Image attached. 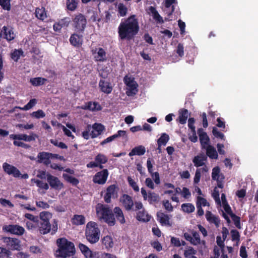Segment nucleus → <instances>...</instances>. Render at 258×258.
I'll return each instance as SVG.
<instances>
[{
    "label": "nucleus",
    "instance_id": "28",
    "mask_svg": "<svg viewBox=\"0 0 258 258\" xmlns=\"http://www.w3.org/2000/svg\"><path fill=\"white\" fill-rule=\"evenodd\" d=\"M101 242L102 245L105 246V248L107 250L112 248L114 246L113 239L111 236L107 235L104 236L101 239Z\"/></svg>",
    "mask_w": 258,
    "mask_h": 258
},
{
    "label": "nucleus",
    "instance_id": "3",
    "mask_svg": "<svg viewBox=\"0 0 258 258\" xmlns=\"http://www.w3.org/2000/svg\"><path fill=\"white\" fill-rule=\"evenodd\" d=\"M3 240L6 248L1 247V257L5 255L9 257L12 254L10 250L20 251L22 249L21 241L18 238L4 237Z\"/></svg>",
    "mask_w": 258,
    "mask_h": 258
},
{
    "label": "nucleus",
    "instance_id": "25",
    "mask_svg": "<svg viewBox=\"0 0 258 258\" xmlns=\"http://www.w3.org/2000/svg\"><path fill=\"white\" fill-rule=\"evenodd\" d=\"M52 155V153H50L45 152H40L37 156L38 162L43 163L45 165H48L50 163V159Z\"/></svg>",
    "mask_w": 258,
    "mask_h": 258
},
{
    "label": "nucleus",
    "instance_id": "26",
    "mask_svg": "<svg viewBox=\"0 0 258 258\" xmlns=\"http://www.w3.org/2000/svg\"><path fill=\"white\" fill-rule=\"evenodd\" d=\"M81 108L84 110H89L91 111L95 110H100L101 109V107L100 104L96 102H91L89 101L86 103L85 105H83L81 107Z\"/></svg>",
    "mask_w": 258,
    "mask_h": 258
},
{
    "label": "nucleus",
    "instance_id": "2",
    "mask_svg": "<svg viewBox=\"0 0 258 258\" xmlns=\"http://www.w3.org/2000/svg\"><path fill=\"white\" fill-rule=\"evenodd\" d=\"M56 244L58 249L56 252L58 255L62 258L73 256L75 253V248L72 242L68 241L66 238H60L57 239Z\"/></svg>",
    "mask_w": 258,
    "mask_h": 258
},
{
    "label": "nucleus",
    "instance_id": "44",
    "mask_svg": "<svg viewBox=\"0 0 258 258\" xmlns=\"http://www.w3.org/2000/svg\"><path fill=\"white\" fill-rule=\"evenodd\" d=\"M207 204H208V203L206 199L198 197L196 203L197 210H203L202 207H205Z\"/></svg>",
    "mask_w": 258,
    "mask_h": 258
},
{
    "label": "nucleus",
    "instance_id": "7",
    "mask_svg": "<svg viewBox=\"0 0 258 258\" xmlns=\"http://www.w3.org/2000/svg\"><path fill=\"white\" fill-rule=\"evenodd\" d=\"M91 51L92 54L94 55V58L95 61L105 62L107 61V53L103 48H92Z\"/></svg>",
    "mask_w": 258,
    "mask_h": 258
},
{
    "label": "nucleus",
    "instance_id": "42",
    "mask_svg": "<svg viewBox=\"0 0 258 258\" xmlns=\"http://www.w3.org/2000/svg\"><path fill=\"white\" fill-rule=\"evenodd\" d=\"M38 136L32 133V135L28 136L26 134H19L18 140H23L26 142H31L35 141Z\"/></svg>",
    "mask_w": 258,
    "mask_h": 258
},
{
    "label": "nucleus",
    "instance_id": "51",
    "mask_svg": "<svg viewBox=\"0 0 258 258\" xmlns=\"http://www.w3.org/2000/svg\"><path fill=\"white\" fill-rule=\"evenodd\" d=\"M78 3L76 0H67V8L71 11H74L77 7Z\"/></svg>",
    "mask_w": 258,
    "mask_h": 258
},
{
    "label": "nucleus",
    "instance_id": "23",
    "mask_svg": "<svg viewBox=\"0 0 258 258\" xmlns=\"http://www.w3.org/2000/svg\"><path fill=\"white\" fill-rule=\"evenodd\" d=\"M120 137H125L126 138H127V135H126V132L125 131L122 130H119L118 131L116 134L113 135L112 136H111L103 141H102L100 143V145L104 146V145L110 143L115 140V139Z\"/></svg>",
    "mask_w": 258,
    "mask_h": 258
},
{
    "label": "nucleus",
    "instance_id": "36",
    "mask_svg": "<svg viewBox=\"0 0 258 258\" xmlns=\"http://www.w3.org/2000/svg\"><path fill=\"white\" fill-rule=\"evenodd\" d=\"M151 218V216L147 213L146 211H139L137 216L138 221L144 222L149 221Z\"/></svg>",
    "mask_w": 258,
    "mask_h": 258
},
{
    "label": "nucleus",
    "instance_id": "56",
    "mask_svg": "<svg viewBox=\"0 0 258 258\" xmlns=\"http://www.w3.org/2000/svg\"><path fill=\"white\" fill-rule=\"evenodd\" d=\"M31 116L33 117L39 119L44 117L45 116V113L42 110L39 109L36 111L33 112L31 114Z\"/></svg>",
    "mask_w": 258,
    "mask_h": 258
},
{
    "label": "nucleus",
    "instance_id": "38",
    "mask_svg": "<svg viewBox=\"0 0 258 258\" xmlns=\"http://www.w3.org/2000/svg\"><path fill=\"white\" fill-rule=\"evenodd\" d=\"M71 221L73 225H81L85 223V218L82 215H75Z\"/></svg>",
    "mask_w": 258,
    "mask_h": 258
},
{
    "label": "nucleus",
    "instance_id": "39",
    "mask_svg": "<svg viewBox=\"0 0 258 258\" xmlns=\"http://www.w3.org/2000/svg\"><path fill=\"white\" fill-rule=\"evenodd\" d=\"M225 212H228V214H229L236 227L238 229H241L240 217L233 213L232 211H225Z\"/></svg>",
    "mask_w": 258,
    "mask_h": 258
},
{
    "label": "nucleus",
    "instance_id": "52",
    "mask_svg": "<svg viewBox=\"0 0 258 258\" xmlns=\"http://www.w3.org/2000/svg\"><path fill=\"white\" fill-rule=\"evenodd\" d=\"M127 8L121 3H120L118 6V14L121 17H123L126 15L127 13Z\"/></svg>",
    "mask_w": 258,
    "mask_h": 258
},
{
    "label": "nucleus",
    "instance_id": "22",
    "mask_svg": "<svg viewBox=\"0 0 258 258\" xmlns=\"http://www.w3.org/2000/svg\"><path fill=\"white\" fill-rule=\"evenodd\" d=\"M37 227L42 234H46L51 230V225L49 221H40L38 220Z\"/></svg>",
    "mask_w": 258,
    "mask_h": 258
},
{
    "label": "nucleus",
    "instance_id": "19",
    "mask_svg": "<svg viewBox=\"0 0 258 258\" xmlns=\"http://www.w3.org/2000/svg\"><path fill=\"white\" fill-rule=\"evenodd\" d=\"M99 88L100 91L105 94H109L111 93L113 87L111 83L103 79H101L99 82Z\"/></svg>",
    "mask_w": 258,
    "mask_h": 258
},
{
    "label": "nucleus",
    "instance_id": "48",
    "mask_svg": "<svg viewBox=\"0 0 258 258\" xmlns=\"http://www.w3.org/2000/svg\"><path fill=\"white\" fill-rule=\"evenodd\" d=\"M230 233L232 241L239 243L240 237L239 232L236 229H232L231 230Z\"/></svg>",
    "mask_w": 258,
    "mask_h": 258
},
{
    "label": "nucleus",
    "instance_id": "27",
    "mask_svg": "<svg viewBox=\"0 0 258 258\" xmlns=\"http://www.w3.org/2000/svg\"><path fill=\"white\" fill-rule=\"evenodd\" d=\"M202 149H205L206 150V156H208L212 159H217L218 157V153L216 150V149L211 145H209L205 147V148Z\"/></svg>",
    "mask_w": 258,
    "mask_h": 258
},
{
    "label": "nucleus",
    "instance_id": "18",
    "mask_svg": "<svg viewBox=\"0 0 258 258\" xmlns=\"http://www.w3.org/2000/svg\"><path fill=\"white\" fill-rule=\"evenodd\" d=\"M177 0H164L163 6L165 8V12L167 16L171 17L175 10L174 5L177 4Z\"/></svg>",
    "mask_w": 258,
    "mask_h": 258
},
{
    "label": "nucleus",
    "instance_id": "6",
    "mask_svg": "<svg viewBox=\"0 0 258 258\" xmlns=\"http://www.w3.org/2000/svg\"><path fill=\"white\" fill-rule=\"evenodd\" d=\"M73 22L75 31L77 33H83L87 24L85 17L83 15L79 14L75 17Z\"/></svg>",
    "mask_w": 258,
    "mask_h": 258
},
{
    "label": "nucleus",
    "instance_id": "58",
    "mask_svg": "<svg viewBox=\"0 0 258 258\" xmlns=\"http://www.w3.org/2000/svg\"><path fill=\"white\" fill-rule=\"evenodd\" d=\"M50 143L52 144L55 146L58 147L61 149H66L68 148V146L63 142H59L57 140H50Z\"/></svg>",
    "mask_w": 258,
    "mask_h": 258
},
{
    "label": "nucleus",
    "instance_id": "21",
    "mask_svg": "<svg viewBox=\"0 0 258 258\" xmlns=\"http://www.w3.org/2000/svg\"><path fill=\"white\" fill-rule=\"evenodd\" d=\"M207 160V157L204 153H201L194 157L192 162L194 165L197 167L204 166L205 162Z\"/></svg>",
    "mask_w": 258,
    "mask_h": 258
},
{
    "label": "nucleus",
    "instance_id": "45",
    "mask_svg": "<svg viewBox=\"0 0 258 258\" xmlns=\"http://www.w3.org/2000/svg\"><path fill=\"white\" fill-rule=\"evenodd\" d=\"M52 217V214L48 211H43L40 213L39 220L40 221H49Z\"/></svg>",
    "mask_w": 258,
    "mask_h": 258
},
{
    "label": "nucleus",
    "instance_id": "40",
    "mask_svg": "<svg viewBox=\"0 0 258 258\" xmlns=\"http://www.w3.org/2000/svg\"><path fill=\"white\" fill-rule=\"evenodd\" d=\"M206 217L207 221L210 223H214L216 225H218L220 221L219 219L213 215L210 211H207L206 214Z\"/></svg>",
    "mask_w": 258,
    "mask_h": 258
},
{
    "label": "nucleus",
    "instance_id": "15",
    "mask_svg": "<svg viewBox=\"0 0 258 258\" xmlns=\"http://www.w3.org/2000/svg\"><path fill=\"white\" fill-rule=\"evenodd\" d=\"M197 133L199 137V140L202 149L205 148V147L210 145V139L207 133L202 128H199Z\"/></svg>",
    "mask_w": 258,
    "mask_h": 258
},
{
    "label": "nucleus",
    "instance_id": "14",
    "mask_svg": "<svg viewBox=\"0 0 258 258\" xmlns=\"http://www.w3.org/2000/svg\"><path fill=\"white\" fill-rule=\"evenodd\" d=\"M81 33H74L72 34L69 39L70 44L77 48L81 47L83 42V36Z\"/></svg>",
    "mask_w": 258,
    "mask_h": 258
},
{
    "label": "nucleus",
    "instance_id": "37",
    "mask_svg": "<svg viewBox=\"0 0 258 258\" xmlns=\"http://www.w3.org/2000/svg\"><path fill=\"white\" fill-rule=\"evenodd\" d=\"M78 246L86 258H92L93 257L92 251L86 245L80 243Z\"/></svg>",
    "mask_w": 258,
    "mask_h": 258
},
{
    "label": "nucleus",
    "instance_id": "43",
    "mask_svg": "<svg viewBox=\"0 0 258 258\" xmlns=\"http://www.w3.org/2000/svg\"><path fill=\"white\" fill-rule=\"evenodd\" d=\"M147 167L149 173L151 174L152 177L154 178V179L159 177V174L158 172H153V164L150 158H148L147 161Z\"/></svg>",
    "mask_w": 258,
    "mask_h": 258
},
{
    "label": "nucleus",
    "instance_id": "31",
    "mask_svg": "<svg viewBox=\"0 0 258 258\" xmlns=\"http://www.w3.org/2000/svg\"><path fill=\"white\" fill-rule=\"evenodd\" d=\"M95 161L98 164L99 168L102 169L103 168L102 164L107 162L108 158L105 155L99 153L95 156Z\"/></svg>",
    "mask_w": 258,
    "mask_h": 258
},
{
    "label": "nucleus",
    "instance_id": "60",
    "mask_svg": "<svg viewBox=\"0 0 258 258\" xmlns=\"http://www.w3.org/2000/svg\"><path fill=\"white\" fill-rule=\"evenodd\" d=\"M220 169L218 166L214 167L212 170V178L213 180H216V178L220 174Z\"/></svg>",
    "mask_w": 258,
    "mask_h": 258
},
{
    "label": "nucleus",
    "instance_id": "50",
    "mask_svg": "<svg viewBox=\"0 0 258 258\" xmlns=\"http://www.w3.org/2000/svg\"><path fill=\"white\" fill-rule=\"evenodd\" d=\"M222 206L224 210H231L227 201L226 196L223 193L221 194V206Z\"/></svg>",
    "mask_w": 258,
    "mask_h": 258
},
{
    "label": "nucleus",
    "instance_id": "11",
    "mask_svg": "<svg viewBox=\"0 0 258 258\" xmlns=\"http://www.w3.org/2000/svg\"><path fill=\"white\" fill-rule=\"evenodd\" d=\"M47 181L50 186L56 190H60L63 187V184L58 177L53 176L49 173L47 174Z\"/></svg>",
    "mask_w": 258,
    "mask_h": 258
},
{
    "label": "nucleus",
    "instance_id": "10",
    "mask_svg": "<svg viewBox=\"0 0 258 258\" xmlns=\"http://www.w3.org/2000/svg\"><path fill=\"white\" fill-rule=\"evenodd\" d=\"M3 230L17 235H22L25 232V229L18 225H5L3 227Z\"/></svg>",
    "mask_w": 258,
    "mask_h": 258
},
{
    "label": "nucleus",
    "instance_id": "55",
    "mask_svg": "<svg viewBox=\"0 0 258 258\" xmlns=\"http://www.w3.org/2000/svg\"><path fill=\"white\" fill-rule=\"evenodd\" d=\"M91 130V125L88 124L85 130L82 133V136L84 139L88 140L90 136V132Z\"/></svg>",
    "mask_w": 258,
    "mask_h": 258
},
{
    "label": "nucleus",
    "instance_id": "33",
    "mask_svg": "<svg viewBox=\"0 0 258 258\" xmlns=\"http://www.w3.org/2000/svg\"><path fill=\"white\" fill-rule=\"evenodd\" d=\"M29 82L33 86H40L45 84L47 79L42 77H35L31 78Z\"/></svg>",
    "mask_w": 258,
    "mask_h": 258
},
{
    "label": "nucleus",
    "instance_id": "59",
    "mask_svg": "<svg viewBox=\"0 0 258 258\" xmlns=\"http://www.w3.org/2000/svg\"><path fill=\"white\" fill-rule=\"evenodd\" d=\"M212 196L214 199L216 203L218 206H221V200L220 199V194L218 190L216 189V188H215L212 194Z\"/></svg>",
    "mask_w": 258,
    "mask_h": 258
},
{
    "label": "nucleus",
    "instance_id": "34",
    "mask_svg": "<svg viewBox=\"0 0 258 258\" xmlns=\"http://www.w3.org/2000/svg\"><path fill=\"white\" fill-rule=\"evenodd\" d=\"M157 220L162 225H169V217L168 215L161 212L157 213Z\"/></svg>",
    "mask_w": 258,
    "mask_h": 258
},
{
    "label": "nucleus",
    "instance_id": "64",
    "mask_svg": "<svg viewBox=\"0 0 258 258\" xmlns=\"http://www.w3.org/2000/svg\"><path fill=\"white\" fill-rule=\"evenodd\" d=\"M176 53L180 57H182L184 55V47L182 44L179 43L176 49Z\"/></svg>",
    "mask_w": 258,
    "mask_h": 258
},
{
    "label": "nucleus",
    "instance_id": "1",
    "mask_svg": "<svg viewBox=\"0 0 258 258\" xmlns=\"http://www.w3.org/2000/svg\"><path fill=\"white\" fill-rule=\"evenodd\" d=\"M139 29L138 19L135 15H132L120 23L118 28L119 38L131 40L138 34Z\"/></svg>",
    "mask_w": 258,
    "mask_h": 258
},
{
    "label": "nucleus",
    "instance_id": "47",
    "mask_svg": "<svg viewBox=\"0 0 258 258\" xmlns=\"http://www.w3.org/2000/svg\"><path fill=\"white\" fill-rule=\"evenodd\" d=\"M23 53V51L21 49H15V50L11 53V58L14 61H17Z\"/></svg>",
    "mask_w": 258,
    "mask_h": 258
},
{
    "label": "nucleus",
    "instance_id": "16",
    "mask_svg": "<svg viewBox=\"0 0 258 258\" xmlns=\"http://www.w3.org/2000/svg\"><path fill=\"white\" fill-rule=\"evenodd\" d=\"M3 168L6 173L10 175H12L15 178H19L21 175L19 170L13 165L7 163H4L3 165Z\"/></svg>",
    "mask_w": 258,
    "mask_h": 258
},
{
    "label": "nucleus",
    "instance_id": "13",
    "mask_svg": "<svg viewBox=\"0 0 258 258\" xmlns=\"http://www.w3.org/2000/svg\"><path fill=\"white\" fill-rule=\"evenodd\" d=\"M125 84L129 88L128 90L126 91V93L127 96H133L136 94L138 92L137 87L138 86L137 83H136L133 79H131L130 78L127 79L126 77L124 79Z\"/></svg>",
    "mask_w": 258,
    "mask_h": 258
},
{
    "label": "nucleus",
    "instance_id": "53",
    "mask_svg": "<svg viewBox=\"0 0 258 258\" xmlns=\"http://www.w3.org/2000/svg\"><path fill=\"white\" fill-rule=\"evenodd\" d=\"M127 181L130 186H131L136 192L139 191L140 189L138 184L131 177L128 176L127 177Z\"/></svg>",
    "mask_w": 258,
    "mask_h": 258
},
{
    "label": "nucleus",
    "instance_id": "35",
    "mask_svg": "<svg viewBox=\"0 0 258 258\" xmlns=\"http://www.w3.org/2000/svg\"><path fill=\"white\" fill-rule=\"evenodd\" d=\"M188 117V110L186 109L183 108L180 109L179 112V116L177 120L181 124H184L186 122Z\"/></svg>",
    "mask_w": 258,
    "mask_h": 258
},
{
    "label": "nucleus",
    "instance_id": "12",
    "mask_svg": "<svg viewBox=\"0 0 258 258\" xmlns=\"http://www.w3.org/2000/svg\"><path fill=\"white\" fill-rule=\"evenodd\" d=\"M141 194L144 200H148L150 204L157 203L160 200V197L154 192H149L148 194L144 188H141Z\"/></svg>",
    "mask_w": 258,
    "mask_h": 258
},
{
    "label": "nucleus",
    "instance_id": "32",
    "mask_svg": "<svg viewBox=\"0 0 258 258\" xmlns=\"http://www.w3.org/2000/svg\"><path fill=\"white\" fill-rule=\"evenodd\" d=\"M35 17L41 21H44L47 18V13L45 8H36L35 11Z\"/></svg>",
    "mask_w": 258,
    "mask_h": 258
},
{
    "label": "nucleus",
    "instance_id": "4",
    "mask_svg": "<svg viewBox=\"0 0 258 258\" xmlns=\"http://www.w3.org/2000/svg\"><path fill=\"white\" fill-rule=\"evenodd\" d=\"M100 230L98 224L93 221L89 222L85 230V236L86 239L91 244L97 242L100 238Z\"/></svg>",
    "mask_w": 258,
    "mask_h": 258
},
{
    "label": "nucleus",
    "instance_id": "41",
    "mask_svg": "<svg viewBox=\"0 0 258 258\" xmlns=\"http://www.w3.org/2000/svg\"><path fill=\"white\" fill-rule=\"evenodd\" d=\"M62 177L66 181L72 184L73 185L76 186L79 183L78 179L67 174L63 173Z\"/></svg>",
    "mask_w": 258,
    "mask_h": 258
},
{
    "label": "nucleus",
    "instance_id": "57",
    "mask_svg": "<svg viewBox=\"0 0 258 258\" xmlns=\"http://www.w3.org/2000/svg\"><path fill=\"white\" fill-rule=\"evenodd\" d=\"M11 0H1V7L3 9L7 11H10L11 8Z\"/></svg>",
    "mask_w": 258,
    "mask_h": 258
},
{
    "label": "nucleus",
    "instance_id": "5",
    "mask_svg": "<svg viewBox=\"0 0 258 258\" xmlns=\"http://www.w3.org/2000/svg\"><path fill=\"white\" fill-rule=\"evenodd\" d=\"M98 219L103 221L109 226H113L115 224L114 214L112 211H96Z\"/></svg>",
    "mask_w": 258,
    "mask_h": 258
},
{
    "label": "nucleus",
    "instance_id": "9",
    "mask_svg": "<svg viewBox=\"0 0 258 258\" xmlns=\"http://www.w3.org/2000/svg\"><path fill=\"white\" fill-rule=\"evenodd\" d=\"M109 172L107 169H104L97 172L93 177V181L95 183L103 185L107 181Z\"/></svg>",
    "mask_w": 258,
    "mask_h": 258
},
{
    "label": "nucleus",
    "instance_id": "20",
    "mask_svg": "<svg viewBox=\"0 0 258 258\" xmlns=\"http://www.w3.org/2000/svg\"><path fill=\"white\" fill-rule=\"evenodd\" d=\"M2 34L4 38L9 41L13 40L15 37L12 27L9 26L3 27V30H1V37Z\"/></svg>",
    "mask_w": 258,
    "mask_h": 258
},
{
    "label": "nucleus",
    "instance_id": "61",
    "mask_svg": "<svg viewBox=\"0 0 258 258\" xmlns=\"http://www.w3.org/2000/svg\"><path fill=\"white\" fill-rule=\"evenodd\" d=\"M115 212V213L116 214V218L119 221V222L122 224L125 222V219L124 218V216L122 213V211H114Z\"/></svg>",
    "mask_w": 258,
    "mask_h": 258
},
{
    "label": "nucleus",
    "instance_id": "29",
    "mask_svg": "<svg viewBox=\"0 0 258 258\" xmlns=\"http://www.w3.org/2000/svg\"><path fill=\"white\" fill-rule=\"evenodd\" d=\"M145 152V147L142 145H140L134 148L129 153L128 155L130 157L135 155L142 156L144 155Z\"/></svg>",
    "mask_w": 258,
    "mask_h": 258
},
{
    "label": "nucleus",
    "instance_id": "54",
    "mask_svg": "<svg viewBox=\"0 0 258 258\" xmlns=\"http://www.w3.org/2000/svg\"><path fill=\"white\" fill-rule=\"evenodd\" d=\"M212 134L215 138L225 140L224 135L222 133L219 132L215 126L213 127Z\"/></svg>",
    "mask_w": 258,
    "mask_h": 258
},
{
    "label": "nucleus",
    "instance_id": "49",
    "mask_svg": "<svg viewBox=\"0 0 258 258\" xmlns=\"http://www.w3.org/2000/svg\"><path fill=\"white\" fill-rule=\"evenodd\" d=\"M36 103L37 100L36 99H31L23 107H19V108L23 110H28L33 107Z\"/></svg>",
    "mask_w": 258,
    "mask_h": 258
},
{
    "label": "nucleus",
    "instance_id": "8",
    "mask_svg": "<svg viewBox=\"0 0 258 258\" xmlns=\"http://www.w3.org/2000/svg\"><path fill=\"white\" fill-rule=\"evenodd\" d=\"M118 189V188L116 184H111L108 186L104 196V201L106 203H110L111 198H116L117 197Z\"/></svg>",
    "mask_w": 258,
    "mask_h": 258
},
{
    "label": "nucleus",
    "instance_id": "46",
    "mask_svg": "<svg viewBox=\"0 0 258 258\" xmlns=\"http://www.w3.org/2000/svg\"><path fill=\"white\" fill-rule=\"evenodd\" d=\"M169 136L166 133H162L161 137L157 140V144L165 146L169 140Z\"/></svg>",
    "mask_w": 258,
    "mask_h": 258
},
{
    "label": "nucleus",
    "instance_id": "24",
    "mask_svg": "<svg viewBox=\"0 0 258 258\" xmlns=\"http://www.w3.org/2000/svg\"><path fill=\"white\" fill-rule=\"evenodd\" d=\"M120 202L125 208V210H132L134 206L132 198L126 194H123L121 198Z\"/></svg>",
    "mask_w": 258,
    "mask_h": 258
},
{
    "label": "nucleus",
    "instance_id": "63",
    "mask_svg": "<svg viewBox=\"0 0 258 258\" xmlns=\"http://www.w3.org/2000/svg\"><path fill=\"white\" fill-rule=\"evenodd\" d=\"M191 135L188 134V139L193 143H196L198 141V137L196 135V130L191 131Z\"/></svg>",
    "mask_w": 258,
    "mask_h": 258
},
{
    "label": "nucleus",
    "instance_id": "17",
    "mask_svg": "<svg viewBox=\"0 0 258 258\" xmlns=\"http://www.w3.org/2000/svg\"><path fill=\"white\" fill-rule=\"evenodd\" d=\"M93 131L90 133V137L92 139L98 137L105 130L104 125L100 123H94L91 125Z\"/></svg>",
    "mask_w": 258,
    "mask_h": 258
},
{
    "label": "nucleus",
    "instance_id": "30",
    "mask_svg": "<svg viewBox=\"0 0 258 258\" xmlns=\"http://www.w3.org/2000/svg\"><path fill=\"white\" fill-rule=\"evenodd\" d=\"M149 10L157 23L163 24L164 23L163 18L160 15L155 7L151 6L149 7Z\"/></svg>",
    "mask_w": 258,
    "mask_h": 258
},
{
    "label": "nucleus",
    "instance_id": "62",
    "mask_svg": "<svg viewBox=\"0 0 258 258\" xmlns=\"http://www.w3.org/2000/svg\"><path fill=\"white\" fill-rule=\"evenodd\" d=\"M201 177V169H197L194 178V184H198L200 181Z\"/></svg>",
    "mask_w": 258,
    "mask_h": 258
}]
</instances>
